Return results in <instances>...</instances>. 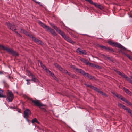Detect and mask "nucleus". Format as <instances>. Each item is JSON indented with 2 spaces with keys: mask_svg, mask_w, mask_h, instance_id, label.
Masks as SVG:
<instances>
[{
  "mask_svg": "<svg viewBox=\"0 0 132 132\" xmlns=\"http://www.w3.org/2000/svg\"><path fill=\"white\" fill-rule=\"evenodd\" d=\"M55 67L59 70L65 74H68L69 76L74 78L77 79L76 76L73 74H72L70 73H69L66 70L62 68L61 67L56 63H54Z\"/></svg>",
  "mask_w": 132,
  "mask_h": 132,
  "instance_id": "nucleus-1",
  "label": "nucleus"
},
{
  "mask_svg": "<svg viewBox=\"0 0 132 132\" xmlns=\"http://www.w3.org/2000/svg\"><path fill=\"white\" fill-rule=\"evenodd\" d=\"M0 48H2L4 50L6 51L9 53L11 54L13 56H18V54L16 51H14L13 49L8 48L2 45H0Z\"/></svg>",
  "mask_w": 132,
  "mask_h": 132,
  "instance_id": "nucleus-2",
  "label": "nucleus"
},
{
  "mask_svg": "<svg viewBox=\"0 0 132 132\" xmlns=\"http://www.w3.org/2000/svg\"><path fill=\"white\" fill-rule=\"evenodd\" d=\"M115 71L117 73L119 74L120 76H121V77H123V78H125V79L128 82H129L130 83L132 84V77L131 76V78H128L127 76L125 75V74L123 73L122 72H121L117 71V70H115Z\"/></svg>",
  "mask_w": 132,
  "mask_h": 132,
  "instance_id": "nucleus-3",
  "label": "nucleus"
},
{
  "mask_svg": "<svg viewBox=\"0 0 132 132\" xmlns=\"http://www.w3.org/2000/svg\"><path fill=\"white\" fill-rule=\"evenodd\" d=\"M108 43L111 45L114 46L118 47L121 49H123L124 51L126 50V48L125 47L122 46L121 44L118 43L117 42H113L111 41H110L108 42Z\"/></svg>",
  "mask_w": 132,
  "mask_h": 132,
  "instance_id": "nucleus-4",
  "label": "nucleus"
},
{
  "mask_svg": "<svg viewBox=\"0 0 132 132\" xmlns=\"http://www.w3.org/2000/svg\"><path fill=\"white\" fill-rule=\"evenodd\" d=\"M30 37L36 43L38 44H39L43 46L44 45V44L41 41L39 40L38 39H37L35 37L33 36L32 35H30Z\"/></svg>",
  "mask_w": 132,
  "mask_h": 132,
  "instance_id": "nucleus-5",
  "label": "nucleus"
},
{
  "mask_svg": "<svg viewBox=\"0 0 132 132\" xmlns=\"http://www.w3.org/2000/svg\"><path fill=\"white\" fill-rule=\"evenodd\" d=\"M7 99L9 102H11L13 100L14 95L11 91H9L7 94Z\"/></svg>",
  "mask_w": 132,
  "mask_h": 132,
  "instance_id": "nucleus-6",
  "label": "nucleus"
},
{
  "mask_svg": "<svg viewBox=\"0 0 132 132\" xmlns=\"http://www.w3.org/2000/svg\"><path fill=\"white\" fill-rule=\"evenodd\" d=\"M31 112L30 110L28 109H26L24 111V117L28 121V120L27 118L29 117V115L31 114Z\"/></svg>",
  "mask_w": 132,
  "mask_h": 132,
  "instance_id": "nucleus-7",
  "label": "nucleus"
},
{
  "mask_svg": "<svg viewBox=\"0 0 132 132\" xmlns=\"http://www.w3.org/2000/svg\"><path fill=\"white\" fill-rule=\"evenodd\" d=\"M32 102L34 103V104L37 106H38L39 108L43 106L42 104L39 103L38 100H34L33 99H31Z\"/></svg>",
  "mask_w": 132,
  "mask_h": 132,
  "instance_id": "nucleus-8",
  "label": "nucleus"
},
{
  "mask_svg": "<svg viewBox=\"0 0 132 132\" xmlns=\"http://www.w3.org/2000/svg\"><path fill=\"white\" fill-rule=\"evenodd\" d=\"M6 24L8 27L12 30L14 31L16 30L15 26L14 24L10 23H7Z\"/></svg>",
  "mask_w": 132,
  "mask_h": 132,
  "instance_id": "nucleus-9",
  "label": "nucleus"
},
{
  "mask_svg": "<svg viewBox=\"0 0 132 132\" xmlns=\"http://www.w3.org/2000/svg\"><path fill=\"white\" fill-rule=\"evenodd\" d=\"M39 24L42 27H43L46 30L49 29V27L45 24L39 21L38 22Z\"/></svg>",
  "mask_w": 132,
  "mask_h": 132,
  "instance_id": "nucleus-10",
  "label": "nucleus"
},
{
  "mask_svg": "<svg viewBox=\"0 0 132 132\" xmlns=\"http://www.w3.org/2000/svg\"><path fill=\"white\" fill-rule=\"evenodd\" d=\"M64 38L67 42L71 43L72 44H73L75 42H74L71 39L67 36H66Z\"/></svg>",
  "mask_w": 132,
  "mask_h": 132,
  "instance_id": "nucleus-11",
  "label": "nucleus"
},
{
  "mask_svg": "<svg viewBox=\"0 0 132 132\" xmlns=\"http://www.w3.org/2000/svg\"><path fill=\"white\" fill-rule=\"evenodd\" d=\"M48 28L49 29H48L47 31L49 30L50 32L54 36H56L57 35V34L53 29L51 28L50 27Z\"/></svg>",
  "mask_w": 132,
  "mask_h": 132,
  "instance_id": "nucleus-12",
  "label": "nucleus"
},
{
  "mask_svg": "<svg viewBox=\"0 0 132 132\" xmlns=\"http://www.w3.org/2000/svg\"><path fill=\"white\" fill-rule=\"evenodd\" d=\"M87 64L89 65V66L94 68L96 67L97 68H98L99 66L98 65H96L95 64L92 63H91L88 62L87 63Z\"/></svg>",
  "mask_w": 132,
  "mask_h": 132,
  "instance_id": "nucleus-13",
  "label": "nucleus"
},
{
  "mask_svg": "<svg viewBox=\"0 0 132 132\" xmlns=\"http://www.w3.org/2000/svg\"><path fill=\"white\" fill-rule=\"evenodd\" d=\"M20 32L24 33L26 35L29 36V37L30 35H31L29 34L26 31H25L24 30L22 29H20Z\"/></svg>",
  "mask_w": 132,
  "mask_h": 132,
  "instance_id": "nucleus-14",
  "label": "nucleus"
},
{
  "mask_svg": "<svg viewBox=\"0 0 132 132\" xmlns=\"http://www.w3.org/2000/svg\"><path fill=\"white\" fill-rule=\"evenodd\" d=\"M97 45L100 47L102 48L107 50H110V49L109 47H106L104 46L99 44H98Z\"/></svg>",
  "mask_w": 132,
  "mask_h": 132,
  "instance_id": "nucleus-15",
  "label": "nucleus"
},
{
  "mask_svg": "<svg viewBox=\"0 0 132 132\" xmlns=\"http://www.w3.org/2000/svg\"><path fill=\"white\" fill-rule=\"evenodd\" d=\"M3 91L0 89V98H5L6 96L3 94Z\"/></svg>",
  "mask_w": 132,
  "mask_h": 132,
  "instance_id": "nucleus-16",
  "label": "nucleus"
},
{
  "mask_svg": "<svg viewBox=\"0 0 132 132\" xmlns=\"http://www.w3.org/2000/svg\"><path fill=\"white\" fill-rule=\"evenodd\" d=\"M75 71L78 73H80L81 74H82V72H84V71L82 70H81V69H79L78 68H77L76 69V70H75Z\"/></svg>",
  "mask_w": 132,
  "mask_h": 132,
  "instance_id": "nucleus-17",
  "label": "nucleus"
},
{
  "mask_svg": "<svg viewBox=\"0 0 132 132\" xmlns=\"http://www.w3.org/2000/svg\"><path fill=\"white\" fill-rule=\"evenodd\" d=\"M58 33L60 34L64 38L65 36L64 33V32L61 31V30L59 31V32H58Z\"/></svg>",
  "mask_w": 132,
  "mask_h": 132,
  "instance_id": "nucleus-18",
  "label": "nucleus"
},
{
  "mask_svg": "<svg viewBox=\"0 0 132 132\" xmlns=\"http://www.w3.org/2000/svg\"><path fill=\"white\" fill-rule=\"evenodd\" d=\"M30 75L31 76L32 79L31 80V81H33L34 82H35L36 80V78L32 74L30 73Z\"/></svg>",
  "mask_w": 132,
  "mask_h": 132,
  "instance_id": "nucleus-19",
  "label": "nucleus"
},
{
  "mask_svg": "<svg viewBox=\"0 0 132 132\" xmlns=\"http://www.w3.org/2000/svg\"><path fill=\"white\" fill-rule=\"evenodd\" d=\"M123 89L125 91L126 93L128 94H130L131 93V92L130 91H129L128 89L126 88L125 87L123 88Z\"/></svg>",
  "mask_w": 132,
  "mask_h": 132,
  "instance_id": "nucleus-20",
  "label": "nucleus"
},
{
  "mask_svg": "<svg viewBox=\"0 0 132 132\" xmlns=\"http://www.w3.org/2000/svg\"><path fill=\"white\" fill-rule=\"evenodd\" d=\"M80 60L81 61L83 62L84 63H86L87 64V62H88L86 60L83 58H81L80 59Z\"/></svg>",
  "mask_w": 132,
  "mask_h": 132,
  "instance_id": "nucleus-21",
  "label": "nucleus"
},
{
  "mask_svg": "<svg viewBox=\"0 0 132 132\" xmlns=\"http://www.w3.org/2000/svg\"><path fill=\"white\" fill-rule=\"evenodd\" d=\"M40 64L41 67H42V68H43L44 69V70L46 69L47 68L46 67L45 65H44L43 64L40 62Z\"/></svg>",
  "mask_w": 132,
  "mask_h": 132,
  "instance_id": "nucleus-22",
  "label": "nucleus"
},
{
  "mask_svg": "<svg viewBox=\"0 0 132 132\" xmlns=\"http://www.w3.org/2000/svg\"><path fill=\"white\" fill-rule=\"evenodd\" d=\"M82 50L80 48H78L77 50V52L79 53L80 54H81V53L82 51Z\"/></svg>",
  "mask_w": 132,
  "mask_h": 132,
  "instance_id": "nucleus-23",
  "label": "nucleus"
},
{
  "mask_svg": "<svg viewBox=\"0 0 132 132\" xmlns=\"http://www.w3.org/2000/svg\"><path fill=\"white\" fill-rule=\"evenodd\" d=\"M82 74L87 77H88L89 75V74L88 73L85 72L84 71V72H82Z\"/></svg>",
  "mask_w": 132,
  "mask_h": 132,
  "instance_id": "nucleus-24",
  "label": "nucleus"
},
{
  "mask_svg": "<svg viewBox=\"0 0 132 132\" xmlns=\"http://www.w3.org/2000/svg\"><path fill=\"white\" fill-rule=\"evenodd\" d=\"M116 96L118 98L121 99V98L122 97V96L121 95H118V94H117L116 95Z\"/></svg>",
  "mask_w": 132,
  "mask_h": 132,
  "instance_id": "nucleus-25",
  "label": "nucleus"
},
{
  "mask_svg": "<svg viewBox=\"0 0 132 132\" xmlns=\"http://www.w3.org/2000/svg\"><path fill=\"white\" fill-rule=\"evenodd\" d=\"M90 86V88L94 89V90L95 91L96 90V89H97V88L95 87L92 86Z\"/></svg>",
  "mask_w": 132,
  "mask_h": 132,
  "instance_id": "nucleus-26",
  "label": "nucleus"
},
{
  "mask_svg": "<svg viewBox=\"0 0 132 132\" xmlns=\"http://www.w3.org/2000/svg\"><path fill=\"white\" fill-rule=\"evenodd\" d=\"M37 119L36 118H35L34 119H33L32 120V122L33 123H34L35 122H36L37 121Z\"/></svg>",
  "mask_w": 132,
  "mask_h": 132,
  "instance_id": "nucleus-27",
  "label": "nucleus"
},
{
  "mask_svg": "<svg viewBox=\"0 0 132 132\" xmlns=\"http://www.w3.org/2000/svg\"><path fill=\"white\" fill-rule=\"evenodd\" d=\"M121 100L125 102H126V103L127 102L128 100L125 98H123L122 97V98H121Z\"/></svg>",
  "mask_w": 132,
  "mask_h": 132,
  "instance_id": "nucleus-28",
  "label": "nucleus"
},
{
  "mask_svg": "<svg viewBox=\"0 0 132 132\" xmlns=\"http://www.w3.org/2000/svg\"><path fill=\"white\" fill-rule=\"evenodd\" d=\"M54 28L58 32H59V31L61 30L59 28L56 26Z\"/></svg>",
  "mask_w": 132,
  "mask_h": 132,
  "instance_id": "nucleus-29",
  "label": "nucleus"
},
{
  "mask_svg": "<svg viewBox=\"0 0 132 132\" xmlns=\"http://www.w3.org/2000/svg\"><path fill=\"white\" fill-rule=\"evenodd\" d=\"M81 54H84V55H86V51L84 50H82L81 53Z\"/></svg>",
  "mask_w": 132,
  "mask_h": 132,
  "instance_id": "nucleus-30",
  "label": "nucleus"
},
{
  "mask_svg": "<svg viewBox=\"0 0 132 132\" xmlns=\"http://www.w3.org/2000/svg\"><path fill=\"white\" fill-rule=\"evenodd\" d=\"M88 77L90 79H93L94 78V77L93 76L89 75Z\"/></svg>",
  "mask_w": 132,
  "mask_h": 132,
  "instance_id": "nucleus-31",
  "label": "nucleus"
},
{
  "mask_svg": "<svg viewBox=\"0 0 132 132\" xmlns=\"http://www.w3.org/2000/svg\"><path fill=\"white\" fill-rule=\"evenodd\" d=\"M71 67L72 69L75 70V71L76 70V69L77 68L76 67L73 65H72L71 66Z\"/></svg>",
  "mask_w": 132,
  "mask_h": 132,
  "instance_id": "nucleus-32",
  "label": "nucleus"
},
{
  "mask_svg": "<svg viewBox=\"0 0 132 132\" xmlns=\"http://www.w3.org/2000/svg\"><path fill=\"white\" fill-rule=\"evenodd\" d=\"M126 103L128 104L129 105L132 106V104L129 101H128Z\"/></svg>",
  "mask_w": 132,
  "mask_h": 132,
  "instance_id": "nucleus-33",
  "label": "nucleus"
},
{
  "mask_svg": "<svg viewBox=\"0 0 132 132\" xmlns=\"http://www.w3.org/2000/svg\"><path fill=\"white\" fill-rule=\"evenodd\" d=\"M125 55L126 56L128 57L129 59H130V58L131 56H130L129 55L126 53H125Z\"/></svg>",
  "mask_w": 132,
  "mask_h": 132,
  "instance_id": "nucleus-34",
  "label": "nucleus"
},
{
  "mask_svg": "<svg viewBox=\"0 0 132 132\" xmlns=\"http://www.w3.org/2000/svg\"><path fill=\"white\" fill-rule=\"evenodd\" d=\"M126 110L129 113H131V110L129 109H128L127 108Z\"/></svg>",
  "mask_w": 132,
  "mask_h": 132,
  "instance_id": "nucleus-35",
  "label": "nucleus"
},
{
  "mask_svg": "<svg viewBox=\"0 0 132 132\" xmlns=\"http://www.w3.org/2000/svg\"><path fill=\"white\" fill-rule=\"evenodd\" d=\"M31 80L29 79H27L26 81H27V85H29L30 84V81Z\"/></svg>",
  "mask_w": 132,
  "mask_h": 132,
  "instance_id": "nucleus-36",
  "label": "nucleus"
},
{
  "mask_svg": "<svg viewBox=\"0 0 132 132\" xmlns=\"http://www.w3.org/2000/svg\"><path fill=\"white\" fill-rule=\"evenodd\" d=\"M88 2H89L90 4H93L94 2H93L92 0H88Z\"/></svg>",
  "mask_w": 132,
  "mask_h": 132,
  "instance_id": "nucleus-37",
  "label": "nucleus"
},
{
  "mask_svg": "<svg viewBox=\"0 0 132 132\" xmlns=\"http://www.w3.org/2000/svg\"><path fill=\"white\" fill-rule=\"evenodd\" d=\"M97 7L99 8H100L101 9L102 8V7L101 5L98 4L97 5Z\"/></svg>",
  "mask_w": 132,
  "mask_h": 132,
  "instance_id": "nucleus-38",
  "label": "nucleus"
},
{
  "mask_svg": "<svg viewBox=\"0 0 132 132\" xmlns=\"http://www.w3.org/2000/svg\"><path fill=\"white\" fill-rule=\"evenodd\" d=\"M122 108L126 110L127 108L125 105H123L122 106Z\"/></svg>",
  "mask_w": 132,
  "mask_h": 132,
  "instance_id": "nucleus-39",
  "label": "nucleus"
},
{
  "mask_svg": "<svg viewBox=\"0 0 132 132\" xmlns=\"http://www.w3.org/2000/svg\"><path fill=\"white\" fill-rule=\"evenodd\" d=\"M46 70V72L47 73H49L50 72H51L49 69H47V68L46 70Z\"/></svg>",
  "mask_w": 132,
  "mask_h": 132,
  "instance_id": "nucleus-40",
  "label": "nucleus"
},
{
  "mask_svg": "<svg viewBox=\"0 0 132 132\" xmlns=\"http://www.w3.org/2000/svg\"><path fill=\"white\" fill-rule=\"evenodd\" d=\"M50 75L53 77V76H54V74H53V73H52L51 72H50L49 73Z\"/></svg>",
  "mask_w": 132,
  "mask_h": 132,
  "instance_id": "nucleus-41",
  "label": "nucleus"
},
{
  "mask_svg": "<svg viewBox=\"0 0 132 132\" xmlns=\"http://www.w3.org/2000/svg\"><path fill=\"white\" fill-rule=\"evenodd\" d=\"M53 78L56 81H58V79L54 75V76H53Z\"/></svg>",
  "mask_w": 132,
  "mask_h": 132,
  "instance_id": "nucleus-42",
  "label": "nucleus"
},
{
  "mask_svg": "<svg viewBox=\"0 0 132 132\" xmlns=\"http://www.w3.org/2000/svg\"><path fill=\"white\" fill-rule=\"evenodd\" d=\"M50 24L51 26L53 28H54L55 27V26L54 24L53 23H51Z\"/></svg>",
  "mask_w": 132,
  "mask_h": 132,
  "instance_id": "nucleus-43",
  "label": "nucleus"
},
{
  "mask_svg": "<svg viewBox=\"0 0 132 132\" xmlns=\"http://www.w3.org/2000/svg\"><path fill=\"white\" fill-rule=\"evenodd\" d=\"M96 91L97 92H98L99 93H100V92L101 91L100 90L97 88V89L96 90Z\"/></svg>",
  "mask_w": 132,
  "mask_h": 132,
  "instance_id": "nucleus-44",
  "label": "nucleus"
},
{
  "mask_svg": "<svg viewBox=\"0 0 132 132\" xmlns=\"http://www.w3.org/2000/svg\"><path fill=\"white\" fill-rule=\"evenodd\" d=\"M123 105L122 104H121L120 103H119L118 104V106L122 108V106Z\"/></svg>",
  "mask_w": 132,
  "mask_h": 132,
  "instance_id": "nucleus-45",
  "label": "nucleus"
},
{
  "mask_svg": "<svg viewBox=\"0 0 132 132\" xmlns=\"http://www.w3.org/2000/svg\"><path fill=\"white\" fill-rule=\"evenodd\" d=\"M93 5H94L96 7H97L98 4L96 3H94L93 4Z\"/></svg>",
  "mask_w": 132,
  "mask_h": 132,
  "instance_id": "nucleus-46",
  "label": "nucleus"
},
{
  "mask_svg": "<svg viewBox=\"0 0 132 132\" xmlns=\"http://www.w3.org/2000/svg\"><path fill=\"white\" fill-rule=\"evenodd\" d=\"M15 32L17 34V35L21 37V36L18 33V32L17 31H15Z\"/></svg>",
  "mask_w": 132,
  "mask_h": 132,
  "instance_id": "nucleus-47",
  "label": "nucleus"
},
{
  "mask_svg": "<svg viewBox=\"0 0 132 132\" xmlns=\"http://www.w3.org/2000/svg\"><path fill=\"white\" fill-rule=\"evenodd\" d=\"M103 96L105 97H108V95L106 94L105 93H104L103 95Z\"/></svg>",
  "mask_w": 132,
  "mask_h": 132,
  "instance_id": "nucleus-48",
  "label": "nucleus"
},
{
  "mask_svg": "<svg viewBox=\"0 0 132 132\" xmlns=\"http://www.w3.org/2000/svg\"><path fill=\"white\" fill-rule=\"evenodd\" d=\"M104 93H103V92L101 91V92H100V93L103 95Z\"/></svg>",
  "mask_w": 132,
  "mask_h": 132,
  "instance_id": "nucleus-49",
  "label": "nucleus"
},
{
  "mask_svg": "<svg viewBox=\"0 0 132 132\" xmlns=\"http://www.w3.org/2000/svg\"><path fill=\"white\" fill-rule=\"evenodd\" d=\"M112 93L113 95H115V96H116V95L117 94H116L115 93H114V92H112Z\"/></svg>",
  "mask_w": 132,
  "mask_h": 132,
  "instance_id": "nucleus-50",
  "label": "nucleus"
},
{
  "mask_svg": "<svg viewBox=\"0 0 132 132\" xmlns=\"http://www.w3.org/2000/svg\"><path fill=\"white\" fill-rule=\"evenodd\" d=\"M85 84L87 86L89 87L90 88L89 86H91L90 85H88L87 84Z\"/></svg>",
  "mask_w": 132,
  "mask_h": 132,
  "instance_id": "nucleus-51",
  "label": "nucleus"
},
{
  "mask_svg": "<svg viewBox=\"0 0 132 132\" xmlns=\"http://www.w3.org/2000/svg\"><path fill=\"white\" fill-rule=\"evenodd\" d=\"M37 3L39 5L40 4V3L39 2H37Z\"/></svg>",
  "mask_w": 132,
  "mask_h": 132,
  "instance_id": "nucleus-52",
  "label": "nucleus"
},
{
  "mask_svg": "<svg viewBox=\"0 0 132 132\" xmlns=\"http://www.w3.org/2000/svg\"><path fill=\"white\" fill-rule=\"evenodd\" d=\"M131 60L132 61V56H131L130 58L129 59Z\"/></svg>",
  "mask_w": 132,
  "mask_h": 132,
  "instance_id": "nucleus-53",
  "label": "nucleus"
},
{
  "mask_svg": "<svg viewBox=\"0 0 132 132\" xmlns=\"http://www.w3.org/2000/svg\"><path fill=\"white\" fill-rule=\"evenodd\" d=\"M38 124H39V122H38V120H37L36 122Z\"/></svg>",
  "mask_w": 132,
  "mask_h": 132,
  "instance_id": "nucleus-54",
  "label": "nucleus"
},
{
  "mask_svg": "<svg viewBox=\"0 0 132 132\" xmlns=\"http://www.w3.org/2000/svg\"><path fill=\"white\" fill-rule=\"evenodd\" d=\"M34 1L36 3H37V2H37L36 0H34Z\"/></svg>",
  "mask_w": 132,
  "mask_h": 132,
  "instance_id": "nucleus-55",
  "label": "nucleus"
},
{
  "mask_svg": "<svg viewBox=\"0 0 132 132\" xmlns=\"http://www.w3.org/2000/svg\"><path fill=\"white\" fill-rule=\"evenodd\" d=\"M34 1L36 3H37V2H37L36 0H34Z\"/></svg>",
  "mask_w": 132,
  "mask_h": 132,
  "instance_id": "nucleus-56",
  "label": "nucleus"
},
{
  "mask_svg": "<svg viewBox=\"0 0 132 132\" xmlns=\"http://www.w3.org/2000/svg\"><path fill=\"white\" fill-rule=\"evenodd\" d=\"M39 5L40 6H43V5L41 3H40V4Z\"/></svg>",
  "mask_w": 132,
  "mask_h": 132,
  "instance_id": "nucleus-57",
  "label": "nucleus"
},
{
  "mask_svg": "<svg viewBox=\"0 0 132 132\" xmlns=\"http://www.w3.org/2000/svg\"><path fill=\"white\" fill-rule=\"evenodd\" d=\"M3 74V73L2 72H0V74Z\"/></svg>",
  "mask_w": 132,
  "mask_h": 132,
  "instance_id": "nucleus-58",
  "label": "nucleus"
},
{
  "mask_svg": "<svg viewBox=\"0 0 132 132\" xmlns=\"http://www.w3.org/2000/svg\"><path fill=\"white\" fill-rule=\"evenodd\" d=\"M122 53L124 54V55H125V53L124 52H122Z\"/></svg>",
  "mask_w": 132,
  "mask_h": 132,
  "instance_id": "nucleus-59",
  "label": "nucleus"
},
{
  "mask_svg": "<svg viewBox=\"0 0 132 132\" xmlns=\"http://www.w3.org/2000/svg\"><path fill=\"white\" fill-rule=\"evenodd\" d=\"M131 116H132V113H131Z\"/></svg>",
  "mask_w": 132,
  "mask_h": 132,
  "instance_id": "nucleus-60",
  "label": "nucleus"
},
{
  "mask_svg": "<svg viewBox=\"0 0 132 132\" xmlns=\"http://www.w3.org/2000/svg\"><path fill=\"white\" fill-rule=\"evenodd\" d=\"M128 51H130V50H128Z\"/></svg>",
  "mask_w": 132,
  "mask_h": 132,
  "instance_id": "nucleus-61",
  "label": "nucleus"
},
{
  "mask_svg": "<svg viewBox=\"0 0 132 132\" xmlns=\"http://www.w3.org/2000/svg\"><path fill=\"white\" fill-rule=\"evenodd\" d=\"M85 0L87 1L88 0Z\"/></svg>",
  "mask_w": 132,
  "mask_h": 132,
  "instance_id": "nucleus-62",
  "label": "nucleus"
},
{
  "mask_svg": "<svg viewBox=\"0 0 132 132\" xmlns=\"http://www.w3.org/2000/svg\"><path fill=\"white\" fill-rule=\"evenodd\" d=\"M85 0L87 1L88 0Z\"/></svg>",
  "mask_w": 132,
  "mask_h": 132,
  "instance_id": "nucleus-63",
  "label": "nucleus"
}]
</instances>
